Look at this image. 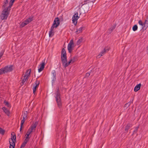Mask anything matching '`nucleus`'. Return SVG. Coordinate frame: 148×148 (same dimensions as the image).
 <instances>
[{
	"label": "nucleus",
	"mask_w": 148,
	"mask_h": 148,
	"mask_svg": "<svg viewBox=\"0 0 148 148\" xmlns=\"http://www.w3.org/2000/svg\"><path fill=\"white\" fill-rule=\"evenodd\" d=\"M31 69H29L27 70L24 77H27L29 78V75L31 73Z\"/></svg>",
	"instance_id": "20"
},
{
	"label": "nucleus",
	"mask_w": 148,
	"mask_h": 148,
	"mask_svg": "<svg viewBox=\"0 0 148 148\" xmlns=\"http://www.w3.org/2000/svg\"><path fill=\"white\" fill-rule=\"evenodd\" d=\"M29 139L25 138L23 142L26 144H27V143L29 141Z\"/></svg>",
	"instance_id": "45"
},
{
	"label": "nucleus",
	"mask_w": 148,
	"mask_h": 148,
	"mask_svg": "<svg viewBox=\"0 0 148 148\" xmlns=\"http://www.w3.org/2000/svg\"><path fill=\"white\" fill-rule=\"evenodd\" d=\"M141 84L140 83L137 85L134 88V91L135 92H137L140 89V87Z\"/></svg>",
	"instance_id": "19"
},
{
	"label": "nucleus",
	"mask_w": 148,
	"mask_h": 148,
	"mask_svg": "<svg viewBox=\"0 0 148 148\" xmlns=\"http://www.w3.org/2000/svg\"><path fill=\"white\" fill-rule=\"evenodd\" d=\"M139 127L138 126L136 127H135V130L133 132V133L132 135L134 134H136L137 133L138 130V129Z\"/></svg>",
	"instance_id": "38"
},
{
	"label": "nucleus",
	"mask_w": 148,
	"mask_h": 148,
	"mask_svg": "<svg viewBox=\"0 0 148 148\" xmlns=\"http://www.w3.org/2000/svg\"><path fill=\"white\" fill-rule=\"evenodd\" d=\"M62 64L64 67L65 68H66L68 66L71 64V62L72 63V60L70 59L68 62H67V59L65 60L64 61H63L62 62Z\"/></svg>",
	"instance_id": "4"
},
{
	"label": "nucleus",
	"mask_w": 148,
	"mask_h": 148,
	"mask_svg": "<svg viewBox=\"0 0 148 148\" xmlns=\"http://www.w3.org/2000/svg\"><path fill=\"white\" fill-rule=\"evenodd\" d=\"M71 60H72V63H73L77 60V56H75L73 58V59H71Z\"/></svg>",
	"instance_id": "32"
},
{
	"label": "nucleus",
	"mask_w": 148,
	"mask_h": 148,
	"mask_svg": "<svg viewBox=\"0 0 148 148\" xmlns=\"http://www.w3.org/2000/svg\"><path fill=\"white\" fill-rule=\"evenodd\" d=\"M26 144L23 142L21 144L20 148H24Z\"/></svg>",
	"instance_id": "41"
},
{
	"label": "nucleus",
	"mask_w": 148,
	"mask_h": 148,
	"mask_svg": "<svg viewBox=\"0 0 148 148\" xmlns=\"http://www.w3.org/2000/svg\"><path fill=\"white\" fill-rule=\"evenodd\" d=\"M131 102H129L127 103H126L124 105V107L126 108L127 109L128 107L131 105Z\"/></svg>",
	"instance_id": "25"
},
{
	"label": "nucleus",
	"mask_w": 148,
	"mask_h": 148,
	"mask_svg": "<svg viewBox=\"0 0 148 148\" xmlns=\"http://www.w3.org/2000/svg\"><path fill=\"white\" fill-rule=\"evenodd\" d=\"M40 83V82L39 81H38L37 80L36 81L35 84L36 85L33 88V93L34 94H35L36 89L38 88Z\"/></svg>",
	"instance_id": "7"
},
{
	"label": "nucleus",
	"mask_w": 148,
	"mask_h": 148,
	"mask_svg": "<svg viewBox=\"0 0 148 148\" xmlns=\"http://www.w3.org/2000/svg\"><path fill=\"white\" fill-rule=\"evenodd\" d=\"M61 53L66 54V52L65 49L64 48H63L62 50Z\"/></svg>",
	"instance_id": "42"
},
{
	"label": "nucleus",
	"mask_w": 148,
	"mask_h": 148,
	"mask_svg": "<svg viewBox=\"0 0 148 148\" xmlns=\"http://www.w3.org/2000/svg\"><path fill=\"white\" fill-rule=\"evenodd\" d=\"M27 117H23V119L21 120V126L20 128V132H21L22 130V128L23 125V124L25 121L26 120Z\"/></svg>",
	"instance_id": "13"
},
{
	"label": "nucleus",
	"mask_w": 148,
	"mask_h": 148,
	"mask_svg": "<svg viewBox=\"0 0 148 148\" xmlns=\"http://www.w3.org/2000/svg\"><path fill=\"white\" fill-rule=\"evenodd\" d=\"M28 77H25L24 78V79H23L22 81L21 82V83L22 84V85H23L24 83L27 81L28 79Z\"/></svg>",
	"instance_id": "26"
},
{
	"label": "nucleus",
	"mask_w": 148,
	"mask_h": 148,
	"mask_svg": "<svg viewBox=\"0 0 148 148\" xmlns=\"http://www.w3.org/2000/svg\"><path fill=\"white\" fill-rule=\"evenodd\" d=\"M90 73H86V75L85 77V78H87L90 76Z\"/></svg>",
	"instance_id": "44"
},
{
	"label": "nucleus",
	"mask_w": 148,
	"mask_h": 148,
	"mask_svg": "<svg viewBox=\"0 0 148 148\" xmlns=\"http://www.w3.org/2000/svg\"><path fill=\"white\" fill-rule=\"evenodd\" d=\"M79 18V16H78V13L77 12L76 13L73 15V17L72 21L73 23L75 25H76L77 23V20Z\"/></svg>",
	"instance_id": "5"
},
{
	"label": "nucleus",
	"mask_w": 148,
	"mask_h": 148,
	"mask_svg": "<svg viewBox=\"0 0 148 148\" xmlns=\"http://www.w3.org/2000/svg\"><path fill=\"white\" fill-rule=\"evenodd\" d=\"M27 111L25 112L23 114L22 116L23 117H27Z\"/></svg>",
	"instance_id": "40"
},
{
	"label": "nucleus",
	"mask_w": 148,
	"mask_h": 148,
	"mask_svg": "<svg viewBox=\"0 0 148 148\" xmlns=\"http://www.w3.org/2000/svg\"><path fill=\"white\" fill-rule=\"evenodd\" d=\"M60 23V20L59 18L58 17L55 18L51 27L50 31L49 33V37H51L54 35V32L53 31L54 28V27H57L59 25Z\"/></svg>",
	"instance_id": "2"
},
{
	"label": "nucleus",
	"mask_w": 148,
	"mask_h": 148,
	"mask_svg": "<svg viewBox=\"0 0 148 148\" xmlns=\"http://www.w3.org/2000/svg\"><path fill=\"white\" fill-rule=\"evenodd\" d=\"M52 101V99H51L50 100L49 107V110L50 111H51L52 110V109H54L53 108L52 105L51 103V102Z\"/></svg>",
	"instance_id": "21"
},
{
	"label": "nucleus",
	"mask_w": 148,
	"mask_h": 148,
	"mask_svg": "<svg viewBox=\"0 0 148 148\" xmlns=\"http://www.w3.org/2000/svg\"><path fill=\"white\" fill-rule=\"evenodd\" d=\"M50 77L52 79V83L54 82L56 79V73L55 71H53L52 75L50 76Z\"/></svg>",
	"instance_id": "9"
},
{
	"label": "nucleus",
	"mask_w": 148,
	"mask_h": 148,
	"mask_svg": "<svg viewBox=\"0 0 148 148\" xmlns=\"http://www.w3.org/2000/svg\"><path fill=\"white\" fill-rule=\"evenodd\" d=\"M110 49V47H106L100 53V55L102 56L106 52H108Z\"/></svg>",
	"instance_id": "8"
},
{
	"label": "nucleus",
	"mask_w": 148,
	"mask_h": 148,
	"mask_svg": "<svg viewBox=\"0 0 148 148\" xmlns=\"http://www.w3.org/2000/svg\"><path fill=\"white\" fill-rule=\"evenodd\" d=\"M38 124V122H36L34 124H32L29 128L33 132L34 130L35 131V128L36 127Z\"/></svg>",
	"instance_id": "12"
},
{
	"label": "nucleus",
	"mask_w": 148,
	"mask_h": 148,
	"mask_svg": "<svg viewBox=\"0 0 148 148\" xmlns=\"http://www.w3.org/2000/svg\"><path fill=\"white\" fill-rule=\"evenodd\" d=\"M8 0H6L4 2V4L3 5L2 7L4 8H5V7L7 5L8 3Z\"/></svg>",
	"instance_id": "29"
},
{
	"label": "nucleus",
	"mask_w": 148,
	"mask_h": 148,
	"mask_svg": "<svg viewBox=\"0 0 148 148\" xmlns=\"http://www.w3.org/2000/svg\"><path fill=\"white\" fill-rule=\"evenodd\" d=\"M67 58L66 54L61 53V61L62 62L64 61Z\"/></svg>",
	"instance_id": "15"
},
{
	"label": "nucleus",
	"mask_w": 148,
	"mask_h": 148,
	"mask_svg": "<svg viewBox=\"0 0 148 148\" xmlns=\"http://www.w3.org/2000/svg\"><path fill=\"white\" fill-rule=\"evenodd\" d=\"M60 66H61V65L60 64Z\"/></svg>",
	"instance_id": "54"
},
{
	"label": "nucleus",
	"mask_w": 148,
	"mask_h": 148,
	"mask_svg": "<svg viewBox=\"0 0 148 148\" xmlns=\"http://www.w3.org/2000/svg\"><path fill=\"white\" fill-rule=\"evenodd\" d=\"M45 60H44V61H42V63L40 65V67L38 69V71L39 72H40L43 70L45 67Z\"/></svg>",
	"instance_id": "11"
},
{
	"label": "nucleus",
	"mask_w": 148,
	"mask_h": 148,
	"mask_svg": "<svg viewBox=\"0 0 148 148\" xmlns=\"http://www.w3.org/2000/svg\"><path fill=\"white\" fill-rule=\"evenodd\" d=\"M87 1H86L85 0H84V2H82L81 3L82 4V5H84L85 4H86V5H85V6H87L88 7L89 6V2H88V3L87 2H86V3H85Z\"/></svg>",
	"instance_id": "23"
},
{
	"label": "nucleus",
	"mask_w": 148,
	"mask_h": 148,
	"mask_svg": "<svg viewBox=\"0 0 148 148\" xmlns=\"http://www.w3.org/2000/svg\"><path fill=\"white\" fill-rule=\"evenodd\" d=\"M28 23H30L33 20V18L30 17L26 20Z\"/></svg>",
	"instance_id": "36"
},
{
	"label": "nucleus",
	"mask_w": 148,
	"mask_h": 148,
	"mask_svg": "<svg viewBox=\"0 0 148 148\" xmlns=\"http://www.w3.org/2000/svg\"><path fill=\"white\" fill-rule=\"evenodd\" d=\"M4 103L6 106H7L8 107L10 108L11 106L10 104L8 102L5 101L4 102Z\"/></svg>",
	"instance_id": "24"
},
{
	"label": "nucleus",
	"mask_w": 148,
	"mask_h": 148,
	"mask_svg": "<svg viewBox=\"0 0 148 148\" xmlns=\"http://www.w3.org/2000/svg\"><path fill=\"white\" fill-rule=\"evenodd\" d=\"M5 131L4 130L0 127V134H1L2 135H3L5 134Z\"/></svg>",
	"instance_id": "28"
},
{
	"label": "nucleus",
	"mask_w": 148,
	"mask_h": 148,
	"mask_svg": "<svg viewBox=\"0 0 148 148\" xmlns=\"http://www.w3.org/2000/svg\"><path fill=\"white\" fill-rule=\"evenodd\" d=\"M147 22H148V17H147L144 22V26L142 27L141 29H140V30L142 29L145 30L147 29V27L148 26Z\"/></svg>",
	"instance_id": "10"
},
{
	"label": "nucleus",
	"mask_w": 148,
	"mask_h": 148,
	"mask_svg": "<svg viewBox=\"0 0 148 148\" xmlns=\"http://www.w3.org/2000/svg\"><path fill=\"white\" fill-rule=\"evenodd\" d=\"M4 53V51H2L0 53V57H1L3 55Z\"/></svg>",
	"instance_id": "48"
},
{
	"label": "nucleus",
	"mask_w": 148,
	"mask_h": 148,
	"mask_svg": "<svg viewBox=\"0 0 148 148\" xmlns=\"http://www.w3.org/2000/svg\"><path fill=\"white\" fill-rule=\"evenodd\" d=\"M12 67L13 66L12 65H11L9 66H7L4 67V69L5 73L12 71L13 70Z\"/></svg>",
	"instance_id": "6"
},
{
	"label": "nucleus",
	"mask_w": 148,
	"mask_h": 148,
	"mask_svg": "<svg viewBox=\"0 0 148 148\" xmlns=\"http://www.w3.org/2000/svg\"><path fill=\"white\" fill-rule=\"evenodd\" d=\"M24 22L25 23V25H27V24H28L26 20Z\"/></svg>",
	"instance_id": "51"
},
{
	"label": "nucleus",
	"mask_w": 148,
	"mask_h": 148,
	"mask_svg": "<svg viewBox=\"0 0 148 148\" xmlns=\"http://www.w3.org/2000/svg\"><path fill=\"white\" fill-rule=\"evenodd\" d=\"M68 44H69L71 45H73V40H70V42Z\"/></svg>",
	"instance_id": "46"
},
{
	"label": "nucleus",
	"mask_w": 148,
	"mask_h": 148,
	"mask_svg": "<svg viewBox=\"0 0 148 148\" xmlns=\"http://www.w3.org/2000/svg\"><path fill=\"white\" fill-rule=\"evenodd\" d=\"M28 23H30L33 20V18L30 17L26 20Z\"/></svg>",
	"instance_id": "37"
},
{
	"label": "nucleus",
	"mask_w": 148,
	"mask_h": 148,
	"mask_svg": "<svg viewBox=\"0 0 148 148\" xmlns=\"http://www.w3.org/2000/svg\"><path fill=\"white\" fill-rule=\"evenodd\" d=\"M12 139L13 140H14L15 141H16V136L15 134H14V136L12 137L11 138L9 139V140H10V141H12Z\"/></svg>",
	"instance_id": "27"
},
{
	"label": "nucleus",
	"mask_w": 148,
	"mask_h": 148,
	"mask_svg": "<svg viewBox=\"0 0 148 148\" xmlns=\"http://www.w3.org/2000/svg\"><path fill=\"white\" fill-rule=\"evenodd\" d=\"M68 49L69 51V53H71L73 50L72 48V45L68 44Z\"/></svg>",
	"instance_id": "22"
},
{
	"label": "nucleus",
	"mask_w": 148,
	"mask_h": 148,
	"mask_svg": "<svg viewBox=\"0 0 148 148\" xmlns=\"http://www.w3.org/2000/svg\"><path fill=\"white\" fill-rule=\"evenodd\" d=\"M138 26L136 25H135L132 27V30L134 31H135L137 30Z\"/></svg>",
	"instance_id": "33"
},
{
	"label": "nucleus",
	"mask_w": 148,
	"mask_h": 148,
	"mask_svg": "<svg viewBox=\"0 0 148 148\" xmlns=\"http://www.w3.org/2000/svg\"><path fill=\"white\" fill-rule=\"evenodd\" d=\"M101 56V55H100V54H99L98 55V56H97V58H99L100 57H101V56Z\"/></svg>",
	"instance_id": "50"
},
{
	"label": "nucleus",
	"mask_w": 148,
	"mask_h": 148,
	"mask_svg": "<svg viewBox=\"0 0 148 148\" xmlns=\"http://www.w3.org/2000/svg\"><path fill=\"white\" fill-rule=\"evenodd\" d=\"M83 40V39L82 38H81L80 39H79L77 42V44L78 45H80L81 43L82 42Z\"/></svg>",
	"instance_id": "35"
},
{
	"label": "nucleus",
	"mask_w": 148,
	"mask_h": 148,
	"mask_svg": "<svg viewBox=\"0 0 148 148\" xmlns=\"http://www.w3.org/2000/svg\"><path fill=\"white\" fill-rule=\"evenodd\" d=\"M5 73V69L4 68H2L0 69V75L2 74Z\"/></svg>",
	"instance_id": "31"
},
{
	"label": "nucleus",
	"mask_w": 148,
	"mask_h": 148,
	"mask_svg": "<svg viewBox=\"0 0 148 148\" xmlns=\"http://www.w3.org/2000/svg\"><path fill=\"white\" fill-rule=\"evenodd\" d=\"M55 94L56 95L55 97L58 106V107L60 108L62 106V103L60 98L61 95L59 87H57L56 91L55 93Z\"/></svg>",
	"instance_id": "3"
},
{
	"label": "nucleus",
	"mask_w": 148,
	"mask_h": 148,
	"mask_svg": "<svg viewBox=\"0 0 148 148\" xmlns=\"http://www.w3.org/2000/svg\"><path fill=\"white\" fill-rule=\"evenodd\" d=\"M147 50L148 51V46L147 47Z\"/></svg>",
	"instance_id": "53"
},
{
	"label": "nucleus",
	"mask_w": 148,
	"mask_h": 148,
	"mask_svg": "<svg viewBox=\"0 0 148 148\" xmlns=\"http://www.w3.org/2000/svg\"><path fill=\"white\" fill-rule=\"evenodd\" d=\"M52 118V113H51L47 119V123L48 124H50L51 122Z\"/></svg>",
	"instance_id": "16"
},
{
	"label": "nucleus",
	"mask_w": 148,
	"mask_h": 148,
	"mask_svg": "<svg viewBox=\"0 0 148 148\" xmlns=\"http://www.w3.org/2000/svg\"><path fill=\"white\" fill-rule=\"evenodd\" d=\"M83 28L84 27H82L79 28V29L76 31V32L77 33H79L81 32Z\"/></svg>",
	"instance_id": "34"
},
{
	"label": "nucleus",
	"mask_w": 148,
	"mask_h": 148,
	"mask_svg": "<svg viewBox=\"0 0 148 148\" xmlns=\"http://www.w3.org/2000/svg\"><path fill=\"white\" fill-rule=\"evenodd\" d=\"M1 57H0V59H1Z\"/></svg>",
	"instance_id": "55"
},
{
	"label": "nucleus",
	"mask_w": 148,
	"mask_h": 148,
	"mask_svg": "<svg viewBox=\"0 0 148 148\" xmlns=\"http://www.w3.org/2000/svg\"><path fill=\"white\" fill-rule=\"evenodd\" d=\"M132 124L130 123H128L125 127V131L127 132H128V130L132 127Z\"/></svg>",
	"instance_id": "18"
},
{
	"label": "nucleus",
	"mask_w": 148,
	"mask_h": 148,
	"mask_svg": "<svg viewBox=\"0 0 148 148\" xmlns=\"http://www.w3.org/2000/svg\"><path fill=\"white\" fill-rule=\"evenodd\" d=\"M27 132H28L29 133H30V134L32 133V132H33L31 130H30L29 129L27 131Z\"/></svg>",
	"instance_id": "49"
},
{
	"label": "nucleus",
	"mask_w": 148,
	"mask_h": 148,
	"mask_svg": "<svg viewBox=\"0 0 148 148\" xmlns=\"http://www.w3.org/2000/svg\"><path fill=\"white\" fill-rule=\"evenodd\" d=\"M15 0H11L8 7L4 8L1 14V18L2 20H5L7 18L9 14L10 8L13 5Z\"/></svg>",
	"instance_id": "1"
},
{
	"label": "nucleus",
	"mask_w": 148,
	"mask_h": 148,
	"mask_svg": "<svg viewBox=\"0 0 148 148\" xmlns=\"http://www.w3.org/2000/svg\"><path fill=\"white\" fill-rule=\"evenodd\" d=\"M1 116V115L0 114V117Z\"/></svg>",
	"instance_id": "56"
},
{
	"label": "nucleus",
	"mask_w": 148,
	"mask_h": 148,
	"mask_svg": "<svg viewBox=\"0 0 148 148\" xmlns=\"http://www.w3.org/2000/svg\"><path fill=\"white\" fill-rule=\"evenodd\" d=\"M9 140L10 144L9 148H15V143L14 140H12V141H10V140Z\"/></svg>",
	"instance_id": "17"
},
{
	"label": "nucleus",
	"mask_w": 148,
	"mask_h": 148,
	"mask_svg": "<svg viewBox=\"0 0 148 148\" xmlns=\"http://www.w3.org/2000/svg\"><path fill=\"white\" fill-rule=\"evenodd\" d=\"M26 134V135H29L30 134V133H29V132H28L27 131Z\"/></svg>",
	"instance_id": "52"
},
{
	"label": "nucleus",
	"mask_w": 148,
	"mask_h": 148,
	"mask_svg": "<svg viewBox=\"0 0 148 148\" xmlns=\"http://www.w3.org/2000/svg\"><path fill=\"white\" fill-rule=\"evenodd\" d=\"M116 25L113 26L111 27L109 29V31H110V32H109L110 33H111L112 31L115 28Z\"/></svg>",
	"instance_id": "30"
},
{
	"label": "nucleus",
	"mask_w": 148,
	"mask_h": 148,
	"mask_svg": "<svg viewBox=\"0 0 148 148\" xmlns=\"http://www.w3.org/2000/svg\"><path fill=\"white\" fill-rule=\"evenodd\" d=\"M25 25V23L24 22H23L21 25V27H23L24 26H25V25Z\"/></svg>",
	"instance_id": "43"
},
{
	"label": "nucleus",
	"mask_w": 148,
	"mask_h": 148,
	"mask_svg": "<svg viewBox=\"0 0 148 148\" xmlns=\"http://www.w3.org/2000/svg\"><path fill=\"white\" fill-rule=\"evenodd\" d=\"M29 135H26V134L25 135V138L26 139H27L29 140L30 137H29Z\"/></svg>",
	"instance_id": "47"
},
{
	"label": "nucleus",
	"mask_w": 148,
	"mask_h": 148,
	"mask_svg": "<svg viewBox=\"0 0 148 148\" xmlns=\"http://www.w3.org/2000/svg\"><path fill=\"white\" fill-rule=\"evenodd\" d=\"M138 23L140 25H141L142 27L144 26V23H143L142 21L141 20H140L138 21Z\"/></svg>",
	"instance_id": "39"
},
{
	"label": "nucleus",
	"mask_w": 148,
	"mask_h": 148,
	"mask_svg": "<svg viewBox=\"0 0 148 148\" xmlns=\"http://www.w3.org/2000/svg\"><path fill=\"white\" fill-rule=\"evenodd\" d=\"M2 110L5 114L7 115V116H9L10 112V111L8 110L5 107H4L2 108Z\"/></svg>",
	"instance_id": "14"
}]
</instances>
